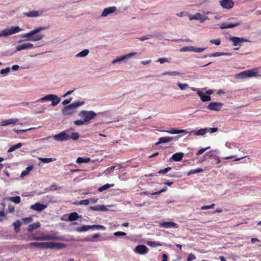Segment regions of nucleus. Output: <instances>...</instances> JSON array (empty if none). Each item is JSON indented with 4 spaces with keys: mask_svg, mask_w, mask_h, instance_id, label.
Returning <instances> with one entry per match:
<instances>
[{
    "mask_svg": "<svg viewBox=\"0 0 261 261\" xmlns=\"http://www.w3.org/2000/svg\"><path fill=\"white\" fill-rule=\"evenodd\" d=\"M210 42L216 45H219L221 44V40L220 39H211Z\"/></svg>",
    "mask_w": 261,
    "mask_h": 261,
    "instance_id": "de8ad7c7",
    "label": "nucleus"
},
{
    "mask_svg": "<svg viewBox=\"0 0 261 261\" xmlns=\"http://www.w3.org/2000/svg\"><path fill=\"white\" fill-rule=\"evenodd\" d=\"M21 225V223L20 221L17 220L13 223V226H14V230L16 232H18L20 229V227Z\"/></svg>",
    "mask_w": 261,
    "mask_h": 261,
    "instance_id": "e433bc0d",
    "label": "nucleus"
},
{
    "mask_svg": "<svg viewBox=\"0 0 261 261\" xmlns=\"http://www.w3.org/2000/svg\"><path fill=\"white\" fill-rule=\"evenodd\" d=\"M39 160L43 163H48L56 160L55 158H40Z\"/></svg>",
    "mask_w": 261,
    "mask_h": 261,
    "instance_id": "ea45409f",
    "label": "nucleus"
},
{
    "mask_svg": "<svg viewBox=\"0 0 261 261\" xmlns=\"http://www.w3.org/2000/svg\"><path fill=\"white\" fill-rule=\"evenodd\" d=\"M33 169V166H28L26 169L25 170H23L21 173V175H20V176L21 177H23L27 175H28L30 173V172L32 170V169Z\"/></svg>",
    "mask_w": 261,
    "mask_h": 261,
    "instance_id": "c756f323",
    "label": "nucleus"
},
{
    "mask_svg": "<svg viewBox=\"0 0 261 261\" xmlns=\"http://www.w3.org/2000/svg\"><path fill=\"white\" fill-rule=\"evenodd\" d=\"M114 184H107L102 186H101V187H100L99 189H98V190L100 192L101 191H103L104 190H106L111 187H112L114 186Z\"/></svg>",
    "mask_w": 261,
    "mask_h": 261,
    "instance_id": "a19ab883",
    "label": "nucleus"
},
{
    "mask_svg": "<svg viewBox=\"0 0 261 261\" xmlns=\"http://www.w3.org/2000/svg\"><path fill=\"white\" fill-rule=\"evenodd\" d=\"M47 100L51 101V106H56L60 102L61 99L56 95L49 94L40 98L38 101L42 102Z\"/></svg>",
    "mask_w": 261,
    "mask_h": 261,
    "instance_id": "6e6552de",
    "label": "nucleus"
},
{
    "mask_svg": "<svg viewBox=\"0 0 261 261\" xmlns=\"http://www.w3.org/2000/svg\"><path fill=\"white\" fill-rule=\"evenodd\" d=\"M231 54L230 53H222V52H216L214 53L211 54L204 55L203 56V58H207V57H219L221 56H230Z\"/></svg>",
    "mask_w": 261,
    "mask_h": 261,
    "instance_id": "4be33fe9",
    "label": "nucleus"
},
{
    "mask_svg": "<svg viewBox=\"0 0 261 261\" xmlns=\"http://www.w3.org/2000/svg\"><path fill=\"white\" fill-rule=\"evenodd\" d=\"M34 47L33 44L31 43H25L18 45L16 47L17 51H20L24 49H30Z\"/></svg>",
    "mask_w": 261,
    "mask_h": 261,
    "instance_id": "f3484780",
    "label": "nucleus"
},
{
    "mask_svg": "<svg viewBox=\"0 0 261 261\" xmlns=\"http://www.w3.org/2000/svg\"><path fill=\"white\" fill-rule=\"evenodd\" d=\"M22 144L21 143H18L11 146V147H10L8 150V152H11L15 150L16 149L20 148V147L22 146Z\"/></svg>",
    "mask_w": 261,
    "mask_h": 261,
    "instance_id": "72a5a7b5",
    "label": "nucleus"
},
{
    "mask_svg": "<svg viewBox=\"0 0 261 261\" xmlns=\"http://www.w3.org/2000/svg\"><path fill=\"white\" fill-rule=\"evenodd\" d=\"M157 62H160L161 64H163L165 62H170V61L166 58H160L157 60Z\"/></svg>",
    "mask_w": 261,
    "mask_h": 261,
    "instance_id": "e2e57ef3",
    "label": "nucleus"
},
{
    "mask_svg": "<svg viewBox=\"0 0 261 261\" xmlns=\"http://www.w3.org/2000/svg\"><path fill=\"white\" fill-rule=\"evenodd\" d=\"M104 207V206H100V205H95L93 206H91L90 209L94 211H102L103 209L102 207Z\"/></svg>",
    "mask_w": 261,
    "mask_h": 261,
    "instance_id": "09e8293b",
    "label": "nucleus"
},
{
    "mask_svg": "<svg viewBox=\"0 0 261 261\" xmlns=\"http://www.w3.org/2000/svg\"><path fill=\"white\" fill-rule=\"evenodd\" d=\"M171 169V167H168L164 169L160 170L158 171L159 174H164L166 173H167L168 171H169Z\"/></svg>",
    "mask_w": 261,
    "mask_h": 261,
    "instance_id": "49530a36",
    "label": "nucleus"
},
{
    "mask_svg": "<svg viewBox=\"0 0 261 261\" xmlns=\"http://www.w3.org/2000/svg\"><path fill=\"white\" fill-rule=\"evenodd\" d=\"M100 236V234L99 233H94L92 236V238L91 239H86L85 240L90 242L95 241V239L99 238Z\"/></svg>",
    "mask_w": 261,
    "mask_h": 261,
    "instance_id": "37998d69",
    "label": "nucleus"
},
{
    "mask_svg": "<svg viewBox=\"0 0 261 261\" xmlns=\"http://www.w3.org/2000/svg\"><path fill=\"white\" fill-rule=\"evenodd\" d=\"M206 48L193 47V51L196 53H200L204 50Z\"/></svg>",
    "mask_w": 261,
    "mask_h": 261,
    "instance_id": "6e6d98bb",
    "label": "nucleus"
},
{
    "mask_svg": "<svg viewBox=\"0 0 261 261\" xmlns=\"http://www.w3.org/2000/svg\"><path fill=\"white\" fill-rule=\"evenodd\" d=\"M45 29H46V27H41L37 28L35 29L34 30L29 32L28 33L22 35V38H24V37L28 38L26 40L33 41H39V40H41L44 37L43 35L38 34L35 36H33L35 35V34H36L37 33H38V32H39L42 30H45Z\"/></svg>",
    "mask_w": 261,
    "mask_h": 261,
    "instance_id": "7ed1b4c3",
    "label": "nucleus"
},
{
    "mask_svg": "<svg viewBox=\"0 0 261 261\" xmlns=\"http://www.w3.org/2000/svg\"><path fill=\"white\" fill-rule=\"evenodd\" d=\"M68 130H65L59 134L54 136L55 140L58 141H64L70 140L71 139L74 140H77L79 138V134L77 133H72L71 135L67 134Z\"/></svg>",
    "mask_w": 261,
    "mask_h": 261,
    "instance_id": "20e7f679",
    "label": "nucleus"
},
{
    "mask_svg": "<svg viewBox=\"0 0 261 261\" xmlns=\"http://www.w3.org/2000/svg\"><path fill=\"white\" fill-rule=\"evenodd\" d=\"M126 233L122 231H117L114 233V235L116 237L126 236Z\"/></svg>",
    "mask_w": 261,
    "mask_h": 261,
    "instance_id": "052dcab7",
    "label": "nucleus"
},
{
    "mask_svg": "<svg viewBox=\"0 0 261 261\" xmlns=\"http://www.w3.org/2000/svg\"><path fill=\"white\" fill-rule=\"evenodd\" d=\"M202 171H203V170L201 168H197V169H195V170L192 169V170H191L190 171H189V172L188 173V175H191V174H193L200 173V172H201Z\"/></svg>",
    "mask_w": 261,
    "mask_h": 261,
    "instance_id": "79ce46f5",
    "label": "nucleus"
},
{
    "mask_svg": "<svg viewBox=\"0 0 261 261\" xmlns=\"http://www.w3.org/2000/svg\"><path fill=\"white\" fill-rule=\"evenodd\" d=\"M220 4L223 8L230 9L233 7L234 3L232 0H222L220 1Z\"/></svg>",
    "mask_w": 261,
    "mask_h": 261,
    "instance_id": "4468645a",
    "label": "nucleus"
},
{
    "mask_svg": "<svg viewBox=\"0 0 261 261\" xmlns=\"http://www.w3.org/2000/svg\"><path fill=\"white\" fill-rule=\"evenodd\" d=\"M197 94L200 97L201 101L203 102L208 101L211 100V97L210 95H206L199 90L197 91Z\"/></svg>",
    "mask_w": 261,
    "mask_h": 261,
    "instance_id": "5701e85b",
    "label": "nucleus"
},
{
    "mask_svg": "<svg viewBox=\"0 0 261 261\" xmlns=\"http://www.w3.org/2000/svg\"><path fill=\"white\" fill-rule=\"evenodd\" d=\"M215 206V204L214 203H212V204L210 205H204L201 207V210H207L210 208H214Z\"/></svg>",
    "mask_w": 261,
    "mask_h": 261,
    "instance_id": "3c124183",
    "label": "nucleus"
},
{
    "mask_svg": "<svg viewBox=\"0 0 261 261\" xmlns=\"http://www.w3.org/2000/svg\"><path fill=\"white\" fill-rule=\"evenodd\" d=\"M87 123L85 120H77L74 121V124L76 125H81Z\"/></svg>",
    "mask_w": 261,
    "mask_h": 261,
    "instance_id": "bf43d9fd",
    "label": "nucleus"
},
{
    "mask_svg": "<svg viewBox=\"0 0 261 261\" xmlns=\"http://www.w3.org/2000/svg\"><path fill=\"white\" fill-rule=\"evenodd\" d=\"M182 51H193V46H186L182 48L180 50Z\"/></svg>",
    "mask_w": 261,
    "mask_h": 261,
    "instance_id": "5fc2aeb1",
    "label": "nucleus"
},
{
    "mask_svg": "<svg viewBox=\"0 0 261 261\" xmlns=\"http://www.w3.org/2000/svg\"><path fill=\"white\" fill-rule=\"evenodd\" d=\"M208 129L207 132H210L211 133H214L218 131L217 127H213V128H207Z\"/></svg>",
    "mask_w": 261,
    "mask_h": 261,
    "instance_id": "69168bd1",
    "label": "nucleus"
},
{
    "mask_svg": "<svg viewBox=\"0 0 261 261\" xmlns=\"http://www.w3.org/2000/svg\"><path fill=\"white\" fill-rule=\"evenodd\" d=\"M167 188L164 187L163 189H161V190H160L158 192L152 193L150 194V195H158V194H161L162 192H165L166 191H167Z\"/></svg>",
    "mask_w": 261,
    "mask_h": 261,
    "instance_id": "13d9d810",
    "label": "nucleus"
},
{
    "mask_svg": "<svg viewBox=\"0 0 261 261\" xmlns=\"http://www.w3.org/2000/svg\"><path fill=\"white\" fill-rule=\"evenodd\" d=\"M40 223L39 222H35L29 225L28 230L29 232H32L34 229H37L40 227Z\"/></svg>",
    "mask_w": 261,
    "mask_h": 261,
    "instance_id": "a878e982",
    "label": "nucleus"
},
{
    "mask_svg": "<svg viewBox=\"0 0 261 261\" xmlns=\"http://www.w3.org/2000/svg\"><path fill=\"white\" fill-rule=\"evenodd\" d=\"M47 205L37 202L31 206V208L36 211L41 212L46 208Z\"/></svg>",
    "mask_w": 261,
    "mask_h": 261,
    "instance_id": "2eb2a0df",
    "label": "nucleus"
},
{
    "mask_svg": "<svg viewBox=\"0 0 261 261\" xmlns=\"http://www.w3.org/2000/svg\"><path fill=\"white\" fill-rule=\"evenodd\" d=\"M90 161L89 158H84L82 157H79L77 159L76 162L77 164H82L83 163H88Z\"/></svg>",
    "mask_w": 261,
    "mask_h": 261,
    "instance_id": "c9c22d12",
    "label": "nucleus"
},
{
    "mask_svg": "<svg viewBox=\"0 0 261 261\" xmlns=\"http://www.w3.org/2000/svg\"><path fill=\"white\" fill-rule=\"evenodd\" d=\"M90 203V200L89 199H85V200H81L79 202H76L75 203H78L79 204H80V205H88Z\"/></svg>",
    "mask_w": 261,
    "mask_h": 261,
    "instance_id": "a18cd8bd",
    "label": "nucleus"
},
{
    "mask_svg": "<svg viewBox=\"0 0 261 261\" xmlns=\"http://www.w3.org/2000/svg\"><path fill=\"white\" fill-rule=\"evenodd\" d=\"M223 106V103L219 102H211L207 106V109L211 111H219Z\"/></svg>",
    "mask_w": 261,
    "mask_h": 261,
    "instance_id": "9d476101",
    "label": "nucleus"
},
{
    "mask_svg": "<svg viewBox=\"0 0 261 261\" xmlns=\"http://www.w3.org/2000/svg\"><path fill=\"white\" fill-rule=\"evenodd\" d=\"M11 201L15 203H19L20 202L21 199L19 196H14L10 198Z\"/></svg>",
    "mask_w": 261,
    "mask_h": 261,
    "instance_id": "c03bdc74",
    "label": "nucleus"
},
{
    "mask_svg": "<svg viewBox=\"0 0 261 261\" xmlns=\"http://www.w3.org/2000/svg\"><path fill=\"white\" fill-rule=\"evenodd\" d=\"M75 230L78 232L86 231L89 230V225L77 227Z\"/></svg>",
    "mask_w": 261,
    "mask_h": 261,
    "instance_id": "7c9ffc66",
    "label": "nucleus"
},
{
    "mask_svg": "<svg viewBox=\"0 0 261 261\" xmlns=\"http://www.w3.org/2000/svg\"><path fill=\"white\" fill-rule=\"evenodd\" d=\"M239 25H240V23H238V22L234 23H223L220 25V28L221 29L232 28L237 27Z\"/></svg>",
    "mask_w": 261,
    "mask_h": 261,
    "instance_id": "412c9836",
    "label": "nucleus"
},
{
    "mask_svg": "<svg viewBox=\"0 0 261 261\" xmlns=\"http://www.w3.org/2000/svg\"><path fill=\"white\" fill-rule=\"evenodd\" d=\"M79 217L78 214L76 212H72L70 213L68 216V220L70 221H73L77 220Z\"/></svg>",
    "mask_w": 261,
    "mask_h": 261,
    "instance_id": "c85d7f7f",
    "label": "nucleus"
},
{
    "mask_svg": "<svg viewBox=\"0 0 261 261\" xmlns=\"http://www.w3.org/2000/svg\"><path fill=\"white\" fill-rule=\"evenodd\" d=\"M89 53V50L87 49H84L83 50L81 51V52L79 53L76 55V57H85L88 55Z\"/></svg>",
    "mask_w": 261,
    "mask_h": 261,
    "instance_id": "473e14b6",
    "label": "nucleus"
},
{
    "mask_svg": "<svg viewBox=\"0 0 261 261\" xmlns=\"http://www.w3.org/2000/svg\"><path fill=\"white\" fill-rule=\"evenodd\" d=\"M30 246L31 247H39L42 249H62L65 248L66 245L64 243H56V242H32L30 243Z\"/></svg>",
    "mask_w": 261,
    "mask_h": 261,
    "instance_id": "f257e3e1",
    "label": "nucleus"
},
{
    "mask_svg": "<svg viewBox=\"0 0 261 261\" xmlns=\"http://www.w3.org/2000/svg\"><path fill=\"white\" fill-rule=\"evenodd\" d=\"M116 11V7L115 6L105 8L101 13V16L106 17Z\"/></svg>",
    "mask_w": 261,
    "mask_h": 261,
    "instance_id": "6ab92c4d",
    "label": "nucleus"
},
{
    "mask_svg": "<svg viewBox=\"0 0 261 261\" xmlns=\"http://www.w3.org/2000/svg\"><path fill=\"white\" fill-rule=\"evenodd\" d=\"M148 251V248L144 245H139L135 249V252L139 254H146Z\"/></svg>",
    "mask_w": 261,
    "mask_h": 261,
    "instance_id": "ddd939ff",
    "label": "nucleus"
},
{
    "mask_svg": "<svg viewBox=\"0 0 261 261\" xmlns=\"http://www.w3.org/2000/svg\"><path fill=\"white\" fill-rule=\"evenodd\" d=\"M152 36L151 35H147L146 36H142L141 37L138 38V39L141 41H143L145 40L149 39L152 38Z\"/></svg>",
    "mask_w": 261,
    "mask_h": 261,
    "instance_id": "8fccbe9b",
    "label": "nucleus"
},
{
    "mask_svg": "<svg viewBox=\"0 0 261 261\" xmlns=\"http://www.w3.org/2000/svg\"><path fill=\"white\" fill-rule=\"evenodd\" d=\"M33 129H34V128L31 127V128H28V129H14V130L17 134H20L21 133L26 132L27 131Z\"/></svg>",
    "mask_w": 261,
    "mask_h": 261,
    "instance_id": "603ef678",
    "label": "nucleus"
},
{
    "mask_svg": "<svg viewBox=\"0 0 261 261\" xmlns=\"http://www.w3.org/2000/svg\"><path fill=\"white\" fill-rule=\"evenodd\" d=\"M10 70V68L9 67H7L5 69H3L1 70V72L0 73L2 74H4L5 73H8Z\"/></svg>",
    "mask_w": 261,
    "mask_h": 261,
    "instance_id": "0e129e2a",
    "label": "nucleus"
},
{
    "mask_svg": "<svg viewBox=\"0 0 261 261\" xmlns=\"http://www.w3.org/2000/svg\"><path fill=\"white\" fill-rule=\"evenodd\" d=\"M182 73L178 71H166L163 73V75H169L171 76L179 75Z\"/></svg>",
    "mask_w": 261,
    "mask_h": 261,
    "instance_id": "4c0bfd02",
    "label": "nucleus"
},
{
    "mask_svg": "<svg viewBox=\"0 0 261 261\" xmlns=\"http://www.w3.org/2000/svg\"><path fill=\"white\" fill-rule=\"evenodd\" d=\"M164 132H167L169 134H180V133L185 132V130L177 129L175 128H171L170 130H164Z\"/></svg>",
    "mask_w": 261,
    "mask_h": 261,
    "instance_id": "bb28decb",
    "label": "nucleus"
},
{
    "mask_svg": "<svg viewBox=\"0 0 261 261\" xmlns=\"http://www.w3.org/2000/svg\"><path fill=\"white\" fill-rule=\"evenodd\" d=\"M178 86L181 90H185L188 87V85L187 84L178 83Z\"/></svg>",
    "mask_w": 261,
    "mask_h": 261,
    "instance_id": "4d7b16f0",
    "label": "nucleus"
},
{
    "mask_svg": "<svg viewBox=\"0 0 261 261\" xmlns=\"http://www.w3.org/2000/svg\"><path fill=\"white\" fill-rule=\"evenodd\" d=\"M61 238L57 233L51 231L50 234H45L42 232H38L33 234L30 238L31 240L50 241L59 240Z\"/></svg>",
    "mask_w": 261,
    "mask_h": 261,
    "instance_id": "f03ea898",
    "label": "nucleus"
},
{
    "mask_svg": "<svg viewBox=\"0 0 261 261\" xmlns=\"http://www.w3.org/2000/svg\"><path fill=\"white\" fill-rule=\"evenodd\" d=\"M137 53H129V54H128L127 55H125L124 56H122L120 57H119V58H117V59H116L115 60H113L112 61V63L113 64H115L118 62H120V61H123L126 59H127L128 58H131L133 56L137 55Z\"/></svg>",
    "mask_w": 261,
    "mask_h": 261,
    "instance_id": "dca6fc26",
    "label": "nucleus"
},
{
    "mask_svg": "<svg viewBox=\"0 0 261 261\" xmlns=\"http://www.w3.org/2000/svg\"><path fill=\"white\" fill-rule=\"evenodd\" d=\"M202 17V16L200 13H197L195 14L194 15L190 16L189 18L190 20H198L201 22Z\"/></svg>",
    "mask_w": 261,
    "mask_h": 261,
    "instance_id": "2f4dec72",
    "label": "nucleus"
},
{
    "mask_svg": "<svg viewBox=\"0 0 261 261\" xmlns=\"http://www.w3.org/2000/svg\"><path fill=\"white\" fill-rule=\"evenodd\" d=\"M19 120L17 118H11L7 120H4L2 121L1 123V126H6L12 124L18 123Z\"/></svg>",
    "mask_w": 261,
    "mask_h": 261,
    "instance_id": "a211bd4d",
    "label": "nucleus"
},
{
    "mask_svg": "<svg viewBox=\"0 0 261 261\" xmlns=\"http://www.w3.org/2000/svg\"><path fill=\"white\" fill-rule=\"evenodd\" d=\"M210 148V147H207L206 148H203L199 149L196 153L197 155H199L202 154L205 151Z\"/></svg>",
    "mask_w": 261,
    "mask_h": 261,
    "instance_id": "864d4df0",
    "label": "nucleus"
},
{
    "mask_svg": "<svg viewBox=\"0 0 261 261\" xmlns=\"http://www.w3.org/2000/svg\"><path fill=\"white\" fill-rule=\"evenodd\" d=\"M159 226L160 227L170 228L178 227V225L173 222L161 221L159 222Z\"/></svg>",
    "mask_w": 261,
    "mask_h": 261,
    "instance_id": "9b49d317",
    "label": "nucleus"
},
{
    "mask_svg": "<svg viewBox=\"0 0 261 261\" xmlns=\"http://www.w3.org/2000/svg\"><path fill=\"white\" fill-rule=\"evenodd\" d=\"M258 69L254 68L242 71L235 75V77L238 79H244L247 77L256 76L258 75Z\"/></svg>",
    "mask_w": 261,
    "mask_h": 261,
    "instance_id": "39448f33",
    "label": "nucleus"
},
{
    "mask_svg": "<svg viewBox=\"0 0 261 261\" xmlns=\"http://www.w3.org/2000/svg\"><path fill=\"white\" fill-rule=\"evenodd\" d=\"M79 116L83 118L85 121L88 123L90 120L94 118L96 115V113L92 111H82L79 114Z\"/></svg>",
    "mask_w": 261,
    "mask_h": 261,
    "instance_id": "0eeeda50",
    "label": "nucleus"
},
{
    "mask_svg": "<svg viewBox=\"0 0 261 261\" xmlns=\"http://www.w3.org/2000/svg\"><path fill=\"white\" fill-rule=\"evenodd\" d=\"M90 229L105 230L106 227L103 225L94 224V225H89V229Z\"/></svg>",
    "mask_w": 261,
    "mask_h": 261,
    "instance_id": "58836bf2",
    "label": "nucleus"
},
{
    "mask_svg": "<svg viewBox=\"0 0 261 261\" xmlns=\"http://www.w3.org/2000/svg\"><path fill=\"white\" fill-rule=\"evenodd\" d=\"M173 139L172 137H163L159 138V141L157 144L160 143H165L172 141Z\"/></svg>",
    "mask_w": 261,
    "mask_h": 261,
    "instance_id": "cd10ccee",
    "label": "nucleus"
},
{
    "mask_svg": "<svg viewBox=\"0 0 261 261\" xmlns=\"http://www.w3.org/2000/svg\"><path fill=\"white\" fill-rule=\"evenodd\" d=\"M147 244L151 247H156L158 246H163V244L160 242H155L153 241H148L147 242Z\"/></svg>",
    "mask_w": 261,
    "mask_h": 261,
    "instance_id": "f704fd0d",
    "label": "nucleus"
},
{
    "mask_svg": "<svg viewBox=\"0 0 261 261\" xmlns=\"http://www.w3.org/2000/svg\"><path fill=\"white\" fill-rule=\"evenodd\" d=\"M42 12H39L38 11H32L24 13V15L28 17H36L40 16Z\"/></svg>",
    "mask_w": 261,
    "mask_h": 261,
    "instance_id": "b1692460",
    "label": "nucleus"
},
{
    "mask_svg": "<svg viewBox=\"0 0 261 261\" xmlns=\"http://www.w3.org/2000/svg\"><path fill=\"white\" fill-rule=\"evenodd\" d=\"M21 29L19 27H13L10 29H7L3 30L0 33L1 36H8L20 31Z\"/></svg>",
    "mask_w": 261,
    "mask_h": 261,
    "instance_id": "1a4fd4ad",
    "label": "nucleus"
},
{
    "mask_svg": "<svg viewBox=\"0 0 261 261\" xmlns=\"http://www.w3.org/2000/svg\"><path fill=\"white\" fill-rule=\"evenodd\" d=\"M72 97H70L68 99H65L62 102V104L63 105H66L69 103L71 102V101L72 100Z\"/></svg>",
    "mask_w": 261,
    "mask_h": 261,
    "instance_id": "774afa93",
    "label": "nucleus"
},
{
    "mask_svg": "<svg viewBox=\"0 0 261 261\" xmlns=\"http://www.w3.org/2000/svg\"><path fill=\"white\" fill-rule=\"evenodd\" d=\"M84 101H76L63 108L62 113L64 115H71L75 112V109L83 105Z\"/></svg>",
    "mask_w": 261,
    "mask_h": 261,
    "instance_id": "423d86ee",
    "label": "nucleus"
},
{
    "mask_svg": "<svg viewBox=\"0 0 261 261\" xmlns=\"http://www.w3.org/2000/svg\"><path fill=\"white\" fill-rule=\"evenodd\" d=\"M22 221L24 223H29L33 221V219L32 217H27L22 219Z\"/></svg>",
    "mask_w": 261,
    "mask_h": 261,
    "instance_id": "680f3d73",
    "label": "nucleus"
},
{
    "mask_svg": "<svg viewBox=\"0 0 261 261\" xmlns=\"http://www.w3.org/2000/svg\"><path fill=\"white\" fill-rule=\"evenodd\" d=\"M184 154L182 152H177L175 153H174L172 156H171L170 160H172L175 162H179L180 161L183 157H184Z\"/></svg>",
    "mask_w": 261,
    "mask_h": 261,
    "instance_id": "aec40b11",
    "label": "nucleus"
},
{
    "mask_svg": "<svg viewBox=\"0 0 261 261\" xmlns=\"http://www.w3.org/2000/svg\"><path fill=\"white\" fill-rule=\"evenodd\" d=\"M195 258H196V257H195V255H194L193 254L190 253L188 256V257L187 258V261H191Z\"/></svg>",
    "mask_w": 261,
    "mask_h": 261,
    "instance_id": "338daca9",
    "label": "nucleus"
},
{
    "mask_svg": "<svg viewBox=\"0 0 261 261\" xmlns=\"http://www.w3.org/2000/svg\"><path fill=\"white\" fill-rule=\"evenodd\" d=\"M208 129L204 128H201L198 130H193L191 132V133H193L194 135L196 136H203L205 134L206 132H207Z\"/></svg>",
    "mask_w": 261,
    "mask_h": 261,
    "instance_id": "393cba45",
    "label": "nucleus"
},
{
    "mask_svg": "<svg viewBox=\"0 0 261 261\" xmlns=\"http://www.w3.org/2000/svg\"><path fill=\"white\" fill-rule=\"evenodd\" d=\"M229 40L233 43V45L234 46L240 45L241 43L243 42H247L249 41L247 39L238 37H231L229 38Z\"/></svg>",
    "mask_w": 261,
    "mask_h": 261,
    "instance_id": "f8f14e48",
    "label": "nucleus"
}]
</instances>
